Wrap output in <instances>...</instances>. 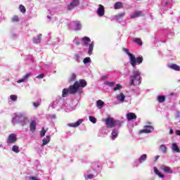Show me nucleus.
<instances>
[{
	"label": "nucleus",
	"instance_id": "f257e3e1",
	"mask_svg": "<svg viewBox=\"0 0 180 180\" xmlns=\"http://www.w3.org/2000/svg\"><path fill=\"white\" fill-rule=\"evenodd\" d=\"M122 51L126 53L127 54H128L129 58V61H130V64L133 67V68H136V66L140 65V64H141L143 63V56H139L136 58V56H134V54L130 53L129 51V49H127V48H123Z\"/></svg>",
	"mask_w": 180,
	"mask_h": 180
},
{
	"label": "nucleus",
	"instance_id": "f03ea898",
	"mask_svg": "<svg viewBox=\"0 0 180 180\" xmlns=\"http://www.w3.org/2000/svg\"><path fill=\"white\" fill-rule=\"evenodd\" d=\"M129 85L130 86H136V85H140L141 84V73L138 70H134L132 71V75L129 77Z\"/></svg>",
	"mask_w": 180,
	"mask_h": 180
},
{
	"label": "nucleus",
	"instance_id": "7ed1b4c3",
	"mask_svg": "<svg viewBox=\"0 0 180 180\" xmlns=\"http://www.w3.org/2000/svg\"><path fill=\"white\" fill-rule=\"evenodd\" d=\"M15 122H21L22 126H25L29 123V119L25 114H16L13 118V123H15Z\"/></svg>",
	"mask_w": 180,
	"mask_h": 180
},
{
	"label": "nucleus",
	"instance_id": "20e7f679",
	"mask_svg": "<svg viewBox=\"0 0 180 180\" xmlns=\"http://www.w3.org/2000/svg\"><path fill=\"white\" fill-rule=\"evenodd\" d=\"M104 122L108 129H113V127H116V121L115 119L110 117H108L105 120H104Z\"/></svg>",
	"mask_w": 180,
	"mask_h": 180
},
{
	"label": "nucleus",
	"instance_id": "39448f33",
	"mask_svg": "<svg viewBox=\"0 0 180 180\" xmlns=\"http://www.w3.org/2000/svg\"><path fill=\"white\" fill-rule=\"evenodd\" d=\"M69 94L71 95H75L78 92L79 88L78 87V82H75L72 86L68 87Z\"/></svg>",
	"mask_w": 180,
	"mask_h": 180
},
{
	"label": "nucleus",
	"instance_id": "423d86ee",
	"mask_svg": "<svg viewBox=\"0 0 180 180\" xmlns=\"http://www.w3.org/2000/svg\"><path fill=\"white\" fill-rule=\"evenodd\" d=\"M16 141H18V136L15 134L8 136L7 144H15Z\"/></svg>",
	"mask_w": 180,
	"mask_h": 180
},
{
	"label": "nucleus",
	"instance_id": "0eeeda50",
	"mask_svg": "<svg viewBox=\"0 0 180 180\" xmlns=\"http://www.w3.org/2000/svg\"><path fill=\"white\" fill-rule=\"evenodd\" d=\"M152 129H153V126L146 125L143 127V129H141L139 131V134H143V133L148 134V133H151Z\"/></svg>",
	"mask_w": 180,
	"mask_h": 180
},
{
	"label": "nucleus",
	"instance_id": "6e6552de",
	"mask_svg": "<svg viewBox=\"0 0 180 180\" xmlns=\"http://www.w3.org/2000/svg\"><path fill=\"white\" fill-rule=\"evenodd\" d=\"M78 5H79V0H72L68 6V11H72V9H74L76 6H78Z\"/></svg>",
	"mask_w": 180,
	"mask_h": 180
},
{
	"label": "nucleus",
	"instance_id": "1a4fd4ad",
	"mask_svg": "<svg viewBox=\"0 0 180 180\" xmlns=\"http://www.w3.org/2000/svg\"><path fill=\"white\" fill-rule=\"evenodd\" d=\"M160 169H161V171H163L165 174H172V169H171V167H169V166H166V165H162L160 167Z\"/></svg>",
	"mask_w": 180,
	"mask_h": 180
},
{
	"label": "nucleus",
	"instance_id": "9d476101",
	"mask_svg": "<svg viewBox=\"0 0 180 180\" xmlns=\"http://www.w3.org/2000/svg\"><path fill=\"white\" fill-rule=\"evenodd\" d=\"M140 16H144L143 11H136L131 15V19H135L136 18H140Z\"/></svg>",
	"mask_w": 180,
	"mask_h": 180
},
{
	"label": "nucleus",
	"instance_id": "9b49d317",
	"mask_svg": "<svg viewBox=\"0 0 180 180\" xmlns=\"http://www.w3.org/2000/svg\"><path fill=\"white\" fill-rule=\"evenodd\" d=\"M98 6L99 7L97 9V13L98 16H103V15H105V7L101 4H100Z\"/></svg>",
	"mask_w": 180,
	"mask_h": 180
},
{
	"label": "nucleus",
	"instance_id": "f8f14e48",
	"mask_svg": "<svg viewBox=\"0 0 180 180\" xmlns=\"http://www.w3.org/2000/svg\"><path fill=\"white\" fill-rule=\"evenodd\" d=\"M77 82V87L78 88H85L86 86L87 83L85 79H79V81H76Z\"/></svg>",
	"mask_w": 180,
	"mask_h": 180
},
{
	"label": "nucleus",
	"instance_id": "ddd939ff",
	"mask_svg": "<svg viewBox=\"0 0 180 180\" xmlns=\"http://www.w3.org/2000/svg\"><path fill=\"white\" fill-rule=\"evenodd\" d=\"M42 36L41 34H39L37 37H34L33 43H34V44H40V43H41Z\"/></svg>",
	"mask_w": 180,
	"mask_h": 180
},
{
	"label": "nucleus",
	"instance_id": "4468645a",
	"mask_svg": "<svg viewBox=\"0 0 180 180\" xmlns=\"http://www.w3.org/2000/svg\"><path fill=\"white\" fill-rule=\"evenodd\" d=\"M127 120H134L137 119V115L134 112H129L127 115Z\"/></svg>",
	"mask_w": 180,
	"mask_h": 180
},
{
	"label": "nucleus",
	"instance_id": "2eb2a0df",
	"mask_svg": "<svg viewBox=\"0 0 180 180\" xmlns=\"http://www.w3.org/2000/svg\"><path fill=\"white\" fill-rule=\"evenodd\" d=\"M30 129L31 131H36V120H32L30 124Z\"/></svg>",
	"mask_w": 180,
	"mask_h": 180
},
{
	"label": "nucleus",
	"instance_id": "dca6fc26",
	"mask_svg": "<svg viewBox=\"0 0 180 180\" xmlns=\"http://www.w3.org/2000/svg\"><path fill=\"white\" fill-rule=\"evenodd\" d=\"M31 74L30 73H27L25 74V76H23V77L19 80H18V84H21V82H25L26 81V79H27V78H29V77H30Z\"/></svg>",
	"mask_w": 180,
	"mask_h": 180
},
{
	"label": "nucleus",
	"instance_id": "f3484780",
	"mask_svg": "<svg viewBox=\"0 0 180 180\" xmlns=\"http://www.w3.org/2000/svg\"><path fill=\"white\" fill-rule=\"evenodd\" d=\"M82 123V120H79L76 122H72L69 124V126L70 127H78V126H79V124H81Z\"/></svg>",
	"mask_w": 180,
	"mask_h": 180
},
{
	"label": "nucleus",
	"instance_id": "a211bd4d",
	"mask_svg": "<svg viewBox=\"0 0 180 180\" xmlns=\"http://www.w3.org/2000/svg\"><path fill=\"white\" fill-rule=\"evenodd\" d=\"M50 140H51V137L49 135L46 136V137L42 140V146L49 144L50 143Z\"/></svg>",
	"mask_w": 180,
	"mask_h": 180
},
{
	"label": "nucleus",
	"instance_id": "6ab92c4d",
	"mask_svg": "<svg viewBox=\"0 0 180 180\" xmlns=\"http://www.w3.org/2000/svg\"><path fill=\"white\" fill-rule=\"evenodd\" d=\"M123 3L117 1L114 4V9H122Z\"/></svg>",
	"mask_w": 180,
	"mask_h": 180
},
{
	"label": "nucleus",
	"instance_id": "aec40b11",
	"mask_svg": "<svg viewBox=\"0 0 180 180\" xmlns=\"http://www.w3.org/2000/svg\"><path fill=\"white\" fill-rule=\"evenodd\" d=\"M153 169H154L155 174H156V175L160 176V178H165V176L164 174H161V172H160V171H158V169H157V167H154Z\"/></svg>",
	"mask_w": 180,
	"mask_h": 180
},
{
	"label": "nucleus",
	"instance_id": "412c9836",
	"mask_svg": "<svg viewBox=\"0 0 180 180\" xmlns=\"http://www.w3.org/2000/svg\"><path fill=\"white\" fill-rule=\"evenodd\" d=\"M111 136H112V140H116V139H117V136H118L117 130L113 129L111 133Z\"/></svg>",
	"mask_w": 180,
	"mask_h": 180
},
{
	"label": "nucleus",
	"instance_id": "4be33fe9",
	"mask_svg": "<svg viewBox=\"0 0 180 180\" xmlns=\"http://www.w3.org/2000/svg\"><path fill=\"white\" fill-rule=\"evenodd\" d=\"M172 148L174 153H180L179 147H178L176 143H172Z\"/></svg>",
	"mask_w": 180,
	"mask_h": 180
},
{
	"label": "nucleus",
	"instance_id": "5701e85b",
	"mask_svg": "<svg viewBox=\"0 0 180 180\" xmlns=\"http://www.w3.org/2000/svg\"><path fill=\"white\" fill-rule=\"evenodd\" d=\"M169 68H171L172 70H174V71H179V65L176 64H172L171 65H169Z\"/></svg>",
	"mask_w": 180,
	"mask_h": 180
},
{
	"label": "nucleus",
	"instance_id": "b1692460",
	"mask_svg": "<svg viewBox=\"0 0 180 180\" xmlns=\"http://www.w3.org/2000/svg\"><path fill=\"white\" fill-rule=\"evenodd\" d=\"M92 51H94V42H91L89 46V56H92Z\"/></svg>",
	"mask_w": 180,
	"mask_h": 180
},
{
	"label": "nucleus",
	"instance_id": "393cba45",
	"mask_svg": "<svg viewBox=\"0 0 180 180\" xmlns=\"http://www.w3.org/2000/svg\"><path fill=\"white\" fill-rule=\"evenodd\" d=\"M125 13H121L115 16V20H120L122 18L124 17Z\"/></svg>",
	"mask_w": 180,
	"mask_h": 180
},
{
	"label": "nucleus",
	"instance_id": "a878e982",
	"mask_svg": "<svg viewBox=\"0 0 180 180\" xmlns=\"http://www.w3.org/2000/svg\"><path fill=\"white\" fill-rule=\"evenodd\" d=\"M125 98L126 96H124V94H120L117 96V98L118 99V101H120V102H124Z\"/></svg>",
	"mask_w": 180,
	"mask_h": 180
},
{
	"label": "nucleus",
	"instance_id": "bb28decb",
	"mask_svg": "<svg viewBox=\"0 0 180 180\" xmlns=\"http://www.w3.org/2000/svg\"><path fill=\"white\" fill-rule=\"evenodd\" d=\"M146 160H147V155L143 154V155H142L139 158V162H140V163L144 162V161H146Z\"/></svg>",
	"mask_w": 180,
	"mask_h": 180
},
{
	"label": "nucleus",
	"instance_id": "cd10ccee",
	"mask_svg": "<svg viewBox=\"0 0 180 180\" xmlns=\"http://www.w3.org/2000/svg\"><path fill=\"white\" fill-rule=\"evenodd\" d=\"M77 79V75L75 73H72L69 78V82H74Z\"/></svg>",
	"mask_w": 180,
	"mask_h": 180
},
{
	"label": "nucleus",
	"instance_id": "c85d7f7f",
	"mask_svg": "<svg viewBox=\"0 0 180 180\" xmlns=\"http://www.w3.org/2000/svg\"><path fill=\"white\" fill-rule=\"evenodd\" d=\"M158 101L159 103H162L163 102H165V96H158Z\"/></svg>",
	"mask_w": 180,
	"mask_h": 180
},
{
	"label": "nucleus",
	"instance_id": "c756f323",
	"mask_svg": "<svg viewBox=\"0 0 180 180\" xmlns=\"http://www.w3.org/2000/svg\"><path fill=\"white\" fill-rule=\"evenodd\" d=\"M82 41H84V44H88V43H91V39L88 37H84L82 38Z\"/></svg>",
	"mask_w": 180,
	"mask_h": 180
},
{
	"label": "nucleus",
	"instance_id": "7c9ffc66",
	"mask_svg": "<svg viewBox=\"0 0 180 180\" xmlns=\"http://www.w3.org/2000/svg\"><path fill=\"white\" fill-rule=\"evenodd\" d=\"M68 92H70L69 89H63L62 97L65 98L67 96Z\"/></svg>",
	"mask_w": 180,
	"mask_h": 180
},
{
	"label": "nucleus",
	"instance_id": "2f4dec72",
	"mask_svg": "<svg viewBox=\"0 0 180 180\" xmlns=\"http://www.w3.org/2000/svg\"><path fill=\"white\" fill-rule=\"evenodd\" d=\"M96 105H97L98 108H99L101 109L103 106V105H105V103H103V101H102V100H98L96 101Z\"/></svg>",
	"mask_w": 180,
	"mask_h": 180
},
{
	"label": "nucleus",
	"instance_id": "473e14b6",
	"mask_svg": "<svg viewBox=\"0 0 180 180\" xmlns=\"http://www.w3.org/2000/svg\"><path fill=\"white\" fill-rule=\"evenodd\" d=\"M19 9L22 13H26V8L25 7V6L20 4L19 6Z\"/></svg>",
	"mask_w": 180,
	"mask_h": 180
},
{
	"label": "nucleus",
	"instance_id": "72a5a7b5",
	"mask_svg": "<svg viewBox=\"0 0 180 180\" xmlns=\"http://www.w3.org/2000/svg\"><path fill=\"white\" fill-rule=\"evenodd\" d=\"M134 41H135V43H136L137 44H139V46H143V41L139 38H135L134 39Z\"/></svg>",
	"mask_w": 180,
	"mask_h": 180
},
{
	"label": "nucleus",
	"instance_id": "f704fd0d",
	"mask_svg": "<svg viewBox=\"0 0 180 180\" xmlns=\"http://www.w3.org/2000/svg\"><path fill=\"white\" fill-rule=\"evenodd\" d=\"M10 99L13 101V102H16V101H18V96L12 94L10 96Z\"/></svg>",
	"mask_w": 180,
	"mask_h": 180
},
{
	"label": "nucleus",
	"instance_id": "c9c22d12",
	"mask_svg": "<svg viewBox=\"0 0 180 180\" xmlns=\"http://www.w3.org/2000/svg\"><path fill=\"white\" fill-rule=\"evenodd\" d=\"M12 150L14 151V153H19V146H16V145H14L13 146V148H12Z\"/></svg>",
	"mask_w": 180,
	"mask_h": 180
},
{
	"label": "nucleus",
	"instance_id": "e433bc0d",
	"mask_svg": "<svg viewBox=\"0 0 180 180\" xmlns=\"http://www.w3.org/2000/svg\"><path fill=\"white\" fill-rule=\"evenodd\" d=\"M160 148L164 153H167V146H165V145H161Z\"/></svg>",
	"mask_w": 180,
	"mask_h": 180
},
{
	"label": "nucleus",
	"instance_id": "4c0bfd02",
	"mask_svg": "<svg viewBox=\"0 0 180 180\" xmlns=\"http://www.w3.org/2000/svg\"><path fill=\"white\" fill-rule=\"evenodd\" d=\"M89 119L91 123H96V118H95V117L89 116Z\"/></svg>",
	"mask_w": 180,
	"mask_h": 180
},
{
	"label": "nucleus",
	"instance_id": "58836bf2",
	"mask_svg": "<svg viewBox=\"0 0 180 180\" xmlns=\"http://www.w3.org/2000/svg\"><path fill=\"white\" fill-rule=\"evenodd\" d=\"M46 131L44 130V128H42V129L40 131V136L41 137H44L46 136Z\"/></svg>",
	"mask_w": 180,
	"mask_h": 180
},
{
	"label": "nucleus",
	"instance_id": "ea45409f",
	"mask_svg": "<svg viewBox=\"0 0 180 180\" xmlns=\"http://www.w3.org/2000/svg\"><path fill=\"white\" fill-rule=\"evenodd\" d=\"M90 62H91V58H89V57L85 58L84 59V60H83V63H84V64H88V63H90Z\"/></svg>",
	"mask_w": 180,
	"mask_h": 180
},
{
	"label": "nucleus",
	"instance_id": "a19ab883",
	"mask_svg": "<svg viewBox=\"0 0 180 180\" xmlns=\"http://www.w3.org/2000/svg\"><path fill=\"white\" fill-rule=\"evenodd\" d=\"M12 22H19V18L17 15H14L12 18Z\"/></svg>",
	"mask_w": 180,
	"mask_h": 180
},
{
	"label": "nucleus",
	"instance_id": "79ce46f5",
	"mask_svg": "<svg viewBox=\"0 0 180 180\" xmlns=\"http://www.w3.org/2000/svg\"><path fill=\"white\" fill-rule=\"evenodd\" d=\"M122 88V86L120 84H117L114 88V91H119Z\"/></svg>",
	"mask_w": 180,
	"mask_h": 180
},
{
	"label": "nucleus",
	"instance_id": "37998d69",
	"mask_svg": "<svg viewBox=\"0 0 180 180\" xmlns=\"http://www.w3.org/2000/svg\"><path fill=\"white\" fill-rule=\"evenodd\" d=\"M36 78H37L38 79H43V78H44V74L41 73L37 76Z\"/></svg>",
	"mask_w": 180,
	"mask_h": 180
},
{
	"label": "nucleus",
	"instance_id": "c03bdc74",
	"mask_svg": "<svg viewBox=\"0 0 180 180\" xmlns=\"http://www.w3.org/2000/svg\"><path fill=\"white\" fill-rule=\"evenodd\" d=\"M39 105L40 104L39 103H36V102L33 103V106L34 108H39Z\"/></svg>",
	"mask_w": 180,
	"mask_h": 180
},
{
	"label": "nucleus",
	"instance_id": "a18cd8bd",
	"mask_svg": "<svg viewBox=\"0 0 180 180\" xmlns=\"http://www.w3.org/2000/svg\"><path fill=\"white\" fill-rule=\"evenodd\" d=\"M75 60H77V61H78V60H79V55L78 53H76L75 55Z\"/></svg>",
	"mask_w": 180,
	"mask_h": 180
},
{
	"label": "nucleus",
	"instance_id": "49530a36",
	"mask_svg": "<svg viewBox=\"0 0 180 180\" xmlns=\"http://www.w3.org/2000/svg\"><path fill=\"white\" fill-rule=\"evenodd\" d=\"M76 26L77 27V30H79L81 29V24H79V22L76 23Z\"/></svg>",
	"mask_w": 180,
	"mask_h": 180
},
{
	"label": "nucleus",
	"instance_id": "de8ad7c7",
	"mask_svg": "<svg viewBox=\"0 0 180 180\" xmlns=\"http://www.w3.org/2000/svg\"><path fill=\"white\" fill-rule=\"evenodd\" d=\"M87 178H88V179H93L94 176H93V174H88Z\"/></svg>",
	"mask_w": 180,
	"mask_h": 180
},
{
	"label": "nucleus",
	"instance_id": "09e8293b",
	"mask_svg": "<svg viewBox=\"0 0 180 180\" xmlns=\"http://www.w3.org/2000/svg\"><path fill=\"white\" fill-rule=\"evenodd\" d=\"M169 134H174V130L172 129H169Z\"/></svg>",
	"mask_w": 180,
	"mask_h": 180
},
{
	"label": "nucleus",
	"instance_id": "8fccbe9b",
	"mask_svg": "<svg viewBox=\"0 0 180 180\" xmlns=\"http://www.w3.org/2000/svg\"><path fill=\"white\" fill-rule=\"evenodd\" d=\"M158 158H160V155H157L155 157V161H157V160H158Z\"/></svg>",
	"mask_w": 180,
	"mask_h": 180
},
{
	"label": "nucleus",
	"instance_id": "3c124183",
	"mask_svg": "<svg viewBox=\"0 0 180 180\" xmlns=\"http://www.w3.org/2000/svg\"><path fill=\"white\" fill-rule=\"evenodd\" d=\"M75 44H77V46H79V41H76Z\"/></svg>",
	"mask_w": 180,
	"mask_h": 180
},
{
	"label": "nucleus",
	"instance_id": "603ef678",
	"mask_svg": "<svg viewBox=\"0 0 180 180\" xmlns=\"http://www.w3.org/2000/svg\"><path fill=\"white\" fill-rule=\"evenodd\" d=\"M102 79H105V76H103Z\"/></svg>",
	"mask_w": 180,
	"mask_h": 180
}]
</instances>
